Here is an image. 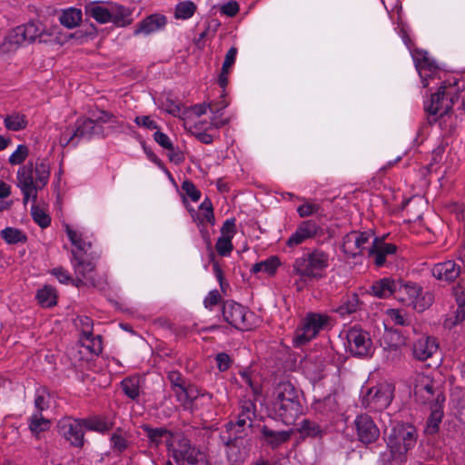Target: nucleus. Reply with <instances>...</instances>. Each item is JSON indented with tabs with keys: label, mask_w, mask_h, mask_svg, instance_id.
Listing matches in <instances>:
<instances>
[{
	"label": "nucleus",
	"mask_w": 465,
	"mask_h": 465,
	"mask_svg": "<svg viewBox=\"0 0 465 465\" xmlns=\"http://www.w3.org/2000/svg\"><path fill=\"white\" fill-rule=\"evenodd\" d=\"M51 33L40 22H29L25 25L16 26L5 37L2 45L4 51L16 49L24 42L46 43L49 41Z\"/></svg>",
	"instance_id": "nucleus-3"
},
{
	"label": "nucleus",
	"mask_w": 465,
	"mask_h": 465,
	"mask_svg": "<svg viewBox=\"0 0 465 465\" xmlns=\"http://www.w3.org/2000/svg\"><path fill=\"white\" fill-rule=\"evenodd\" d=\"M223 320L230 325L240 331L249 330L251 323L247 317V309L233 301H226L223 305Z\"/></svg>",
	"instance_id": "nucleus-9"
},
{
	"label": "nucleus",
	"mask_w": 465,
	"mask_h": 465,
	"mask_svg": "<svg viewBox=\"0 0 465 465\" xmlns=\"http://www.w3.org/2000/svg\"><path fill=\"white\" fill-rule=\"evenodd\" d=\"M200 209L203 211V217L200 221L203 223L204 221L210 223L211 224L214 223V214L213 203L209 198H205L204 201L201 203Z\"/></svg>",
	"instance_id": "nucleus-51"
},
{
	"label": "nucleus",
	"mask_w": 465,
	"mask_h": 465,
	"mask_svg": "<svg viewBox=\"0 0 465 465\" xmlns=\"http://www.w3.org/2000/svg\"><path fill=\"white\" fill-rule=\"evenodd\" d=\"M36 299L43 307H52L56 304L55 289L45 285L43 289L39 290L36 293Z\"/></svg>",
	"instance_id": "nucleus-36"
},
{
	"label": "nucleus",
	"mask_w": 465,
	"mask_h": 465,
	"mask_svg": "<svg viewBox=\"0 0 465 465\" xmlns=\"http://www.w3.org/2000/svg\"><path fill=\"white\" fill-rule=\"evenodd\" d=\"M217 252L221 256H227L231 253L232 250V244L231 241V236H221L218 238V241L215 245Z\"/></svg>",
	"instance_id": "nucleus-47"
},
{
	"label": "nucleus",
	"mask_w": 465,
	"mask_h": 465,
	"mask_svg": "<svg viewBox=\"0 0 465 465\" xmlns=\"http://www.w3.org/2000/svg\"><path fill=\"white\" fill-rule=\"evenodd\" d=\"M29 150L26 145L20 144L17 149L10 155L9 163L13 165L21 164L27 157Z\"/></svg>",
	"instance_id": "nucleus-48"
},
{
	"label": "nucleus",
	"mask_w": 465,
	"mask_h": 465,
	"mask_svg": "<svg viewBox=\"0 0 465 465\" xmlns=\"http://www.w3.org/2000/svg\"><path fill=\"white\" fill-rule=\"evenodd\" d=\"M182 190L191 198L193 202H198L201 198V192L196 188L194 183L190 180H185L182 183Z\"/></svg>",
	"instance_id": "nucleus-50"
},
{
	"label": "nucleus",
	"mask_w": 465,
	"mask_h": 465,
	"mask_svg": "<svg viewBox=\"0 0 465 465\" xmlns=\"http://www.w3.org/2000/svg\"><path fill=\"white\" fill-rule=\"evenodd\" d=\"M111 14V21L116 26L124 27L130 25L133 21L132 18L130 17V11L123 5L115 6V8L112 9Z\"/></svg>",
	"instance_id": "nucleus-35"
},
{
	"label": "nucleus",
	"mask_w": 465,
	"mask_h": 465,
	"mask_svg": "<svg viewBox=\"0 0 465 465\" xmlns=\"http://www.w3.org/2000/svg\"><path fill=\"white\" fill-rule=\"evenodd\" d=\"M256 412V405L252 401H246L242 403L241 407V411L237 415V420L234 421L237 423V426L243 427V425L248 428L252 427V420L255 417Z\"/></svg>",
	"instance_id": "nucleus-26"
},
{
	"label": "nucleus",
	"mask_w": 465,
	"mask_h": 465,
	"mask_svg": "<svg viewBox=\"0 0 465 465\" xmlns=\"http://www.w3.org/2000/svg\"><path fill=\"white\" fill-rule=\"evenodd\" d=\"M260 440L272 449L279 448L281 445L288 442L292 434V430H274L267 425L260 428Z\"/></svg>",
	"instance_id": "nucleus-18"
},
{
	"label": "nucleus",
	"mask_w": 465,
	"mask_h": 465,
	"mask_svg": "<svg viewBox=\"0 0 465 465\" xmlns=\"http://www.w3.org/2000/svg\"><path fill=\"white\" fill-rule=\"evenodd\" d=\"M372 237V232H351L345 235L342 242V250L345 253L351 257H356L362 253L365 249V244L369 242Z\"/></svg>",
	"instance_id": "nucleus-13"
},
{
	"label": "nucleus",
	"mask_w": 465,
	"mask_h": 465,
	"mask_svg": "<svg viewBox=\"0 0 465 465\" xmlns=\"http://www.w3.org/2000/svg\"><path fill=\"white\" fill-rule=\"evenodd\" d=\"M329 317L324 314L310 312L302 321L301 327L297 328L293 338V345L301 347L313 338L327 324Z\"/></svg>",
	"instance_id": "nucleus-4"
},
{
	"label": "nucleus",
	"mask_w": 465,
	"mask_h": 465,
	"mask_svg": "<svg viewBox=\"0 0 465 465\" xmlns=\"http://www.w3.org/2000/svg\"><path fill=\"white\" fill-rule=\"evenodd\" d=\"M168 380L171 383L172 389L174 387H179L182 385H185L184 379L183 378L182 374L179 371H170L168 373Z\"/></svg>",
	"instance_id": "nucleus-63"
},
{
	"label": "nucleus",
	"mask_w": 465,
	"mask_h": 465,
	"mask_svg": "<svg viewBox=\"0 0 465 465\" xmlns=\"http://www.w3.org/2000/svg\"><path fill=\"white\" fill-rule=\"evenodd\" d=\"M74 135L78 141L82 138H92L94 135L104 136V127L96 125L92 118L78 119L75 123Z\"/></svg>",
	"instance_id": "nucleus-23"
},
{
	"label": "nucleus",
	"mask_w": 465,
	"mask_h": 465,
	"mask_svg": "<svg viewBox=\"0 0 465 465\" xmlns=\"http://www.w3.org/2000/svg\"><path fill=\"white\" fill-rule=\"evenodd\" d=\"M384 439L392 459L403 462L408 451L417 443L418 432L410 423L397 422L385 430Z\"/></svg>",
	"instance_id": "nucleus-2"
},
{
	"label": "nucleus",
	"mask_w": 465,
	"mask_h": 465,
	"mask_svg": "<svg viewBox=\"0 0 465 465\" xmlns=\"http://www.w3.org/2000/svg\"><path fill=\"white\" fill-rule=\"evenodd\" d=\"M1 237L8 244H16L19 242H25L27 241V236L21 230L6 227L5 229L1 231Z\"/></svg>",
	"instance_id": "nucleus-38"
},
{
	"label": "nucleus",
	"mask_w": 465,
	"mask_h": 465,
	"mask_svg": "<svg viewBox=\"0 0 465 465\" xmlns=\"http://www.w3.org/2000/svg\"><path fill=\"white\" fill-rule=\"evenodd\" d=\"M394 298L407 305H412L419 299L421 292V287L411 282H403L397 280L396 288L394 289Z\"/></svg>",
	"instance_id": "nucleus-16"
},
{
	"label": "nucleus",
	"mask_w": 465,
	"mask_h": 465,
	"mask_svg": "<svg viewBox=\"0 0 465 465\" xmlns=\"http://www.w3.org/2000/svg\"><path fill=\"white\" fill-rule=\"evenodd\" d=\"M179 457L182 461L180 465H202L199 463H203V458L200 451L189 444L181 447Z\"/></svg>",
	"instance_id": "nucleus-27"
},
{
	"label": "nucleus",
	"mask_w": 465,
	"mask_h": 465,
	"mask_svg": "<svg viewBox=\"0 0 465 465\" xmlns=\"http://www.w3.org/2000/svg\"><path fill=\"white\" fill-rule=\"evenodd\" d=\"M134 123L138 126H143L149 130H156L159 128L156 122L152 120L148 115L136 116L134 119Z\"/></svg>",
	"instance_id": "nucleus-59"
},
{
	"label": "nucleus",
	"mask_w": 465,
	"mask_h": 465,
	"mask_svg": "<svg viewBox=\"0 0 465 465\" xmlns=\"http://www.w3.org/2000/svg\"><path fill=\"white\" fill-rule=\"evenodd\" d=\"M359 304L358 294L353 293L342 300L341 303L335 309V312L341 316L350 315L358 310Z\"/></svg>",
	"instance_id": "nucleus-34"
},
{
	"label": "nucleus",
	"mask_w": 465,
	"mask_h": 465,
	"mask_svg": "<svg viewBox=\"0 0 465 465\" xmlns=\"http://www.w3.org/2000/svg\"><path fill=\"white\" fill-rule=\"evenodd\" d=\"M59 433L63 435L70 444L76 448L84 445V428L81 419L66 418L58 422Z\"/></svg>",
	"instance_id": "nucleus-10"
},
{
	"label": "nucleus",
	"mask_w": 465,
	"mask_h": 465,
	"mask_svg": "<svg viewBox=\"0 0 465 465\" xmlns=\"http://www.w3.org/2000/svg\"><path fill=\"white\" fill-rule=\"evenodd\" d=\"M91 117L96 125L109 122L113 117V114L104 110L90 111Z\"/></svg>",
	"instance_id": "nucleus-54"
},
{
	"label": "nucleus",
	"mask_w": 465,
	"mask_h": 465,
	"mask_svg": "<svg viewBox=\"0 0 465 465\" xmlns=\"http://www.w3.org/2000/svg\"><path fill=\"white\" fill-rule=\"evenodd\" d=\"M4 124L7 130L17 132L25 129L28 122L25 114L13 113L5 117Z\"/></svg>",
	"instance_id": "nucleus-32"
},
{
	"label": "nucleus",
	"mask_w": 465,
	"mask_h": 465,
	"mask_svg": "<svg viewBox=\"0 0 465 465\" xmlns=\"http://www.w3.org/2000/svg\"><path fill=\"white\" fill-rule=\"evenodd\" d=\"M35 168L34 164L29 162L17 172L18 186L24 194L23 203L25 205L28 203L31 193L34 190H38V185L34 183L33 173Z\"/></svg>",
	"instance_id": "nucleus-15"
},
{
	"label": "nucleus",
	"mask_w": 465,
	"mask_h": 465,
	"mask_svg": "<svg viewBox=\"0 0 465 465\" xmlns=\"http://www.w3.org/2000/svg\"><path fill=\"white\" fill-rule=\"evenodd\" d=\"M124 393L130 399L135 400L140 394V377L131 376L121 381Z\"/></svg>",
	"instance_id": "nucleus-31"
},
{
	"label": "nucleus",
	"mask_w": 465,
	"mask_h": 465,
	"mask_svg": "<svg viewBox=\"0 0 465 465\" xmlns=\"http://www.w3.org/2000/svg\"><path fill=\"white\" fill-rule=\"evenodd\" d=\"M59 20L63 25L68 28L75 27L82 20V12L80 9L70 8L61 15Z\"/></svg>",
	"instance_id": "nucleus-39"
},
{
	"label": "nucleus",
	"mask_w": 465,
	"mask_h": 465,
	"mask_svg": "<svg viewBox=\"0 0 465 465\" xmlns=\"http://www.w3.org/2000/svg\"><path fill=\"white\" fill-rule=\"evenodd\" d=\"M172 391H173L177 401L186 407L188 405L189 398L192 396V387L187 388L186 385H182L173 388Z\"/></svg>",
	"instance_id": "nucleus-45"
},
{
	"label": "nucleus",
	"mask_w": 465,
	"mask_h": 465,
	"mask_svg": "<svg viewBox=\"0 0 465 465\" xmlns=\"http://www.w3.org/2000/svg\"><path fill=\"white\" fill-rule=\"evenodd\" d=\"M139 429L148 439L150 447L157 448L163 440L168 443L173 439V433L163 427L153 428L149 424H142Z\"/></svg>",
	"instance_id": "nucleus-21"
},
{
	"label": "nucleus",
	"mask_w": 465,
	"mask_h": 465,
	"mask_svg": "<svg viewBox=\"0 0 465 465\" xmlns=\"http://www.w3.org/2000/svg\"><path fill=\"white\" fill-rule=\"evenodd\" d=\"M272 407L285 424L292 423L302 412L300 391L290 381L279 382L273 391Z\"/></svg>",
	"instance_id": "nucleus-1"
},
{
	"label": "nucleus",
	"mask_w": 465,
	"mask_h": 465,
	"mask_svg": "<svg viewBox=\"0 0 465 465\" xmlns=\"http://www.w3.org/2000/svg\"><path fill=\"white\" fill-rule=\"evenodd\" d=\"M84 430H94L97 432H105L111 430L113 423L99 417H91L81 419Z\"/></svg>",
	"instance_id": "nucleus-30"
},
{
	"label": "nucleus",
	"mask_w": 465,
	"mask_h": 465,
	"mask_svg": "<svg viewBox=\"0 0 465 465\" xmlns=\"http://www.w3.org/2000/svg\"><path fill=\"white\" fill-rule=\"evenodd\" d=\"M162 108L164 109L168 114L177 116L181 112L180 104L169 97L162 102Z\"/></svg>",
	"instance_id": "nucleus-55"
},
{
	"label": "nucleus",
	"mask_w": 465,
	"mask_h": 465,
	"mask_svg": "<svg viewBox=\"0 0 465 465\" xmlns=\"http://www.w3.org/2000/svg\"><path fill=\"white\" fill-rule=\"evenodd\" d=\"M217 367L220 371H227L232 365L230 356L225 352H220L215 357Z\"/></svg>",
	"instance_id": "nucleus-58"
},
{
	"label": "nucleus",
	"mask_w": 465,
	"mask_h": 465,
	"mask_svg": "<svg viewBox=\"0 0 465 465\" xmlns=\"http://www.w3.org/2000/svg\"><path fill=\"white\" fill-rule=\"evenodd\" d=\"M438 350L436 340L431 337H422L413 343L412 352L419 361H426Z\"/></svg>",
	"instance_id": "nucleus-22"
},
{
	"label": "nucleus",
	"mask_w": 465,
	"mask_h": 465,
	"mask_svg": "<svg viewBox=\"0 0 465 465\" xmlns=\"http://www.w3.org/2000/svg\"><path fill=\"white\" fill-rule=\"evenodd\" d=\"M221 299V295L217 290L211 291L208 296L204 299V306L206 308L216 305Z\"/></svg>",
	"instance_id": "nucleus-64"
},
{
	"label": "nucleus",
	"mask_w": 465,
	"mask_h": 465,
	"mask_svg": "<svg viewBox=\"0 0 465 465\" xmlns=\"http://www.w3.org/2000/svg\"><path fill=\"white\" fill-rule=\"evenodd\" d=\"M31 215L35 223L41 228H46L51 223L50 216L36 204L32 205Z\"/></svg>",
	"instance_id": "nucleus-41"
},
{
	"label": "nucleus",
	"mask_w": 465,
	"mask_h": 465,
	"mask_svg": "<svg viewBox=\"0 0 465 465\" xmlns=\"http://www.w3.org/2000/svg\"><path fill=\"white\" fill-rule=\"evenodd\" d=\"M347 349L355 357H370L373 353V345L368 331L352 327L346 333Z\"/></svg>",
	"instance_id": "nucleus-6"
},
{
	"label": "nucleus",
	"mask_w": 465,
	"mask_h": 465,
	"mask_svg": "<svg viewBox=\"0 0 465 465\" xmlns=\"http://www.w3.org/2000/svg\"><path fill=\"white\" fill-rule=\"evenodd\" d=\"M397 251V246L393 243H387L384 238L375 237L371 246L368 250L369 256L374 257V263L381 267L386 262V255L393 254Z\"/></svg>",
	"instance_id": "nucleus-17"
},
{
	"label": "nucleus",
	"mask_w": 465,
	"mask_h": 465,
	"mask_svg": "<svg viewBox=\"0 0 465 465\" xmlns=\"http://www.w3.org/2000/svg\"><path fill=\"white\" fill-rule=\"evenodd\" d=\"M153 139L163 148L168 151H173V144L171 142L170 138L164 133L156 131L153 134Z\"/></svg>",
	"instance_id": "nucleus-56"
},
{
	"label": "nucleus",
	"mask_w": 465,
	"mask_h": 465,
	"mask_svg": "<svg viewBox=\"0 0 465 465\" xmlns=\"http://www.w3.org/2000/svg\"><path fill=\"white\" fill-rule=\"evenodd\" d=\"M328 266V255L322 251H313L307 255L297 258L293 264V272L301 277H318L317 271Z\"/></svg>",
	"instance_id": "nucleus-5"
},
{
	"label": "nucleus",
	"mask_w": 465,
	"mask_h": 465,
	"mask_svg": "<svg viewBox=\"0 0 465 465\" xmlns=\"http://www.w3.org/2000/svg\"><path fill=\"white\" fill-rule=\"evenodd\" d=\"M299 430L302 438H322L325 433L317 422L310 420H302Z\"/></svg>",
	"instance_id": "nucleus-33"
},
{
	"label": "nucleus",
	"mask_w": 465,
	"mask_h": 465,
	"mask_svg": "<svg viewBox=\"0 0 465 465\" xmlns=\"http://www.w3.org/2000/svg\"><path fill=\"white\" fill-rule=\"evenodd\" d=\"M392 400V391L389 385H379L369 389L362 397L361 404L374 411L386 409Z\"/></svg>",
	"instance_id": "nucleus-7"
},
{
	"label": "nucleus",
	"mask_w": 465,
	"mask_h": 465,
	"mask_svg": "<svg viewBox=\"0 0 465 465\" xmlns=\"http://www.w3.org/2000/svg\"><path fill=\"white\" fill-rule=\"evenodd\" d=\"M35 172L36 174V183L35 184H37L39 183L41 185L38 186V189H41L48 182L49 174H50L49 164L45 161H43L42 163L36 164V166L35 168Z\"/></svg>",
	"instance_id": "nucleus-43"
},
{
	"label": "nucleus",
	"mask_w": 465,
	"mask_h": 465,
	"mask_svg": "<svg viewBox=\"0 0 465 465\" xmlns=\"http://www.w3.org/2000/svg\"><path fill=\"white\" fill-rule=\"evenodd\" d=\"M298 229L300 230V232L305 237L306 239L312 238L315 236L320 230V226L318 223L313 220H308L302 222L299 226Z\"/></svg>",
	"instance_id": "nucleus-44"
},
{
	"label": "nucleus",
	"mask_w": 465,
	"mask_h": 465,
	"mask_svg": "<svg viewBox=\"0 0 465 465\" xmlns=\"http://www.w3.org/2000/svg\"><path fill=\"white\" fill-rule=\"evenodd\" d=\"M431 412L427 420L426 433L434 434L439 430L440 424L443 418L442 406L438 405L437 408L430 409Z\"/></svg>",
	"instance_id": "nucleus-37"
},
{
	"label": "nucleus",
	"mask_w": 465,
	"mask_h": 465,
	"mask_svg": "<svg viewBox=\"0 0 465 465\" xmlns=\"http://www.w3.org/2000/svg\"><path fill=\"white\" fill-rule=\"evenodd\" d=\"M50 421L47 419L42 417V414H35L31 419L29 428L35 434L45 431L49 429Z\"/></svg>",
	"instance_id": "nucleus-42"
},
{
	"label": "nucleus",
	"mask_w": 465,
	"mask_h": 465,
	"mask_svg": "<svg viewBox=\"0 0 465 465\" xmlns=\"http://www.w3.org/2000/svg\"><path fill=\"white\" fill-rule=\"evenodd\" d=\"M196 5L191 1L181 2L176 5L175 17L178 19H188L193 15Z\"/></svg>",
	"instance_id": "nucleus-40"
},
{
	"label": "nucleus",
	"mask_w": 465,
	"mask_h": 465,
	"mask_svg": "<svg viewBox=\"0 0 465 465\" xmlns=\"http://www.w3.org/2000/svg\"><path fill=\"white\" fill-rule=\"evenodd\" d=\"M453 294L459 306H465V281L453 287Z\"/></svg>",
	"instance_id": "nucleus-57"
},
{
	"label": "nucleus",
	"mask_w": 465,
	"mask_h": 465,
	"mask_svg": "<svg viewBox=\"0 0 465 465\" xmlns=\"http://www.w3.org/2000/svg\"><path fill=\"white\" fill-rule=\"evenodd\" d=\"M59 143L61 146L65 147L69 144H73L76 146L79 143L76 136L74 135V132L72 134L67 133V130L63 132L60 135Z\"/></svg>",
	"instance_id": "nucleus-61"
},
{
	"label": "nucleus",
	"mask_w": 465,
	"mask_h": 465,
	"mask_svg": "<svg viewBox=\"0 0 465 465\" xmlns=\"http://www.w3.org/2000/svg\"><path fill=\"white\" fill-rule=\"evenodd\" d=\"M262 272L268 273L269 275H273L280 266L281 262L277 256H271L265 261L261 262Z\"/></svg>",
	"instance_id": "nucleus-53"
},
{
	"label": "nucleus",
	"mask_w": 465,
	"mask_h": 465,
	"mask_svg": "<svg viewBox=\"0 0 465 465\" xmlns=\"http://www.w3.org/2000/svg\"><path fill=\"white\" fill-rule=\"evenodd\" d=\"M111 447L114 451L123 452L128 447V441L124 438L122 434L116 432L113 433L111 438Z\"/></svg>",
	"instance_id": "nucleus-52"
},
{
	"label": "nucleus",
	"mask_w": 465,
	"mask_h": 465,
	"mask_svg": "<svg viewBox=\"0 0 465 465\" xmlns=\"http://www.w3.org/2000/svg\"><path fill=\"white\" fill-rule=\"evenodd\" d=\"M431 272L432 275L440 281L452 282L460 276V266L454 261L450 260L435 264Z\"/></svg>",
	"instance_id": "nucleus-19"
},
{
	"label": "nucleus",
	"mask_w": 465,
	"mask_h": 465,
	"mask_svg": "<svg viewBox=\"0 0 465 465\" xmlns=\"http://www.w3.org/2000/svg\"><path fill=\"white\" fill-rule=\"evenodd\" d=\"M220 10L222 14L232 17L239 12V5L236 1H230L223 5Z\"/></svg>",
	"instance_id": "nucleus-60"
},
{
	"label": "nucleus",
	"mask_w": 465,
	"mask_h": 465,
	"mask_svg": "<svg viewBox=\"0 0 465 465\" xmlns=\"http://www.w3.org/2000/svg\"><path fill=\"white\" fill-rule=\"evenodd\" d=\"M434 302V296L431 292H426L425 293L420 292L419 299L416 300L415 302L412 303L414 308L422 312L425 309L429 308Z\"/></svg>",
	"instance_id": "nucleus-49"
},
{
	"label": "nucleus",
	"mask_w": 465,
	"mask_h": 465,
	"mask_svg": "<svg viewBox=\"0 0 465 465\" xmlns=\"http://www.w3.org/2000/svg\"><path fill=\"white\" fill-rule=\"evenodd\" d=\"M415 400L422 404H429L430 409L442 406L445 396L440 387H435L431 381H420L414 387Z\"/></svg>",
	"instance_id": "nucleus-8"
},
{
	"label": "nucleus",
	"mask_w": 465,
	"mask_h": 465,
	"mask_svg": "<svg viewBox=\"0 0 465 465\" xmlns=\"http://www.w3.org/2000/svg\"><path fill=\"white\" fill-rule=\"evenodd\" d=\"M382 339L391 351H397L401 346L405 345V337L399 330L387 329Z\"/></svg>",
	"instance_id": "nucleus-29"
},
{
	"label": "nucleus",
	"mask_w": 465,
	"mask_h": 465,
	"mask_svg": "<svg viewBox=\"0 0 465 465\" xmlns=\"http://www.w3.org/2000/svg\"><path fill=\"white\" fill-rule=\"evenodd\" d=\"M46 396L49 397V392L45 388L37 390V394L35 400V406L38 411V414H42V411L49 407Z\"/></svg>",
	"instance_id": "nucleus-46"
},
{
	"label": "nucleus",
	"mask_w": 465,
	"mask_h": 465,
	"mask_svg": "<svg viewBox=\"0 0 465 465\" xmlns=\"http://www.w3.org/2000/svg\"><path fill=\"white\" fill-rule=\"evenodd\" d=\"M72 262L75 275H81L86 278L88 282H91V285L94 287L96 285L94 276L95 268L94 264L92 262L85 261L83 254L78 253L74 250L72 251Z\"/></svg>",
	"instance_id": "nucleus-20"
},
{
	"label": "nucleus",
	"mask_w": 465,
	"mask_h": 465,
	"mask_svg": "<svg viewBox=\"0 0 465 465\" xmlns=\"http://www.w3.org/2000/svg\"><path fill=\"white\" fill-rule=\"evenodd\" d=\"M358 440L365 444L375 442L380 437V430L368 414L358 415L354 420Z\"/></svg>",
	"instance_id": "nucleus-12"
},
{
	"label": "nucleus",
	"mask_w": 465,
	"mask_h": 465,
	"mask_svg": "<svg viewBox=\"0 0 465 465\" xmlns=\"http://www.w3.org/2000/svg\"><path fill=\"white\" fill-rule=\"evenodd\" d=\"M248 428L237 426V423L230 420L224 425V430L220 435L222 443L228 449L239 448L242 440L248 436Z\"/></svg>",
	"instance_id": "nucleus-14"
},
{
	"label": "nucleus",
	"mask_w": 465,
	"mask_h": 465,
	"mask_svg": "<svg viewBox=\"0 0 465 465\" xmlns=\"http://www.w3.org/2000/svg\"><path fill=\"white\" fill-rule=\"evenodd\" d=\"M397 280L391 278H382L376 281L371 285V292L374 296L385 299L395 294Z\"/></svg>",
	"instance_id": "nucleus-25"
},
{
	"label": "nucleus",
	"mask_w": 465,
	"mask_h": 465,
	"mask_svg": "<svg viewBox=\"0 0 465 465\" xmlns=\"http://www.w3.org/2000/svg\"><path fill=\"white\" fill-rule=\"evenodd\" d=\"M85 15L93 17L101 24L110 22L112 19L111 11L95 3H90L85 5Z\"/></svg>",
	"instance_id": "nucleus-28"
},
{
	"label": "nucleus",
	"mask_w": 465,
	"mask_h": 465,
	"mask_svg": "<svg viewBox=\"0 0 465 465\" xmlns=\"http://www.w3.org/2000/svg\"><path fill=\"white\" fill-rule=\"evenodd\" d=\"M320 207L313 203H304L298 207L297 212L301 217H306L318 212Z\"/></svg>",
	"instance_id": "nucleus-62"
},
{
	"label": "nucleus",
	"mask_w": 465,
	"mask_h": 465,
	"mask_svg": "<svg viewBox=\"0 0 465 465\" xmlns=\"http://www.w3.org/2000/svg\"><path fill=\"white\" fill-rule=\"evenodd\" d=\"M167 19L163 15L153 14L142 20L134 30V35H149L165 26Z\"/></svg>",
	"instance_id": "nucleus-24"
},
{
	"label": "nucleus",
	"mask_w": 465,
	"mask_h": 465,
	"mask_svg": "<svg viewBox=\"0 0 465 465\" xmlns=\"http://www.w3.org/2000/svg\"><path fill=\"white\" fill-rule=\"evenodd\" d=\"M445 85H441L439 90L432 94L430 103L425 105V111L429 114V122L433 124L439 117H442L452 108V100L445 99Z\"/></svg>",
	"instance_id": "nucleus-11"
}]
</instances>
